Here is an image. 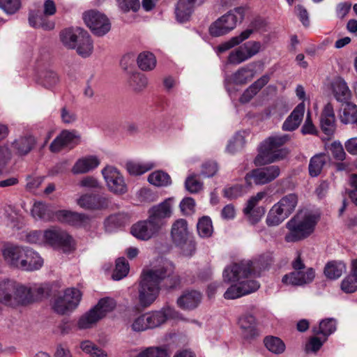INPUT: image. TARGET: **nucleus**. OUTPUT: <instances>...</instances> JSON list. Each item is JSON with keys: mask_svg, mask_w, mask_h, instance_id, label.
<instances>
[{"mask_svg": "<svg viewBox=\"0 0 357 357\" xmlns=\"http://www.w3.org/2000/svg\"><path fill=\"white\" fill-rule=\"evenodd\" d=\"M27 298L25 305H29L33 303L42 301L50 295L51 287L48 283H34L30 285H25Z\"/></svg>", "mask_w": 357, "mask_h": 357, "instance_id": "nucleus-16", "label": "nucleus"}, {"mask_svg": "<svg viewBox=\"0 0 357 357\" xmlns=\"http://www.w3.org/2000/svg\"><path fill=\"white\" fill-rule=\"evenodd\" d=\"M269 76L264 75L252 83L241 96V102H248L269 82Z\"/></svg>", "mask_w": 357, "mask_h": 357, "instance_id": "nucleus-28", "label": "nucleus"}, {"mask_svg": "<svg viewBox=\"0 0 357 357\" xmlns=\"http://www.w3.org/2000/svg\"><path fill=\"white\" fill-rule=\"evenodd\" d=\"M185 186L190 193H197L202 190L203 183L197 178V175L193 174L186 178Z\"/></svg>", "mask_w": 357, "mask_h": 357, "instance_id": "nucleus-50", "label": "nucleus"}, {"mask_svg": "<svg viewBox=\"0 0 357 357\" xmlns=\"http://www.w3.org/2000/svg\"><path fill=\"white\" fill-rule=\"evenodd\" d=\"M245 11L242 7H237L228 11L213 22L209 26V33L212 36H224L234 29L237 22L244 18Z\"/></svg>", "mask_w": 357, "mask_h": 357, "instance_id": "nucleus-7", "label": "nucleus"}, {"mask_svg": "<svg viewBox=\"0 0 357 357\" xmlns=\"http://www.w3.org/2000/svg\"><path fill=\"white\" fill-rule=\"evenodd\" d=\"M318 221V216L308 211H300L289 220L286 227L289 232L285 235V241L296 242L309 236Z\"/></svg>", "mask_w": 357, "mask_h": 357, "instance_id": "nucleus-6", "label": "nucleus"}, {"mask_svg": "<svg viewBox=\"0 0 357 357\" xmlns=\"http://www.w3.org/2000/svg\"><path fill=\"white\" fill-rule=\"evenodd\" d=\"M155 163L153 162H133L130 161L126 163V169L131 175H142L148 171L153 169Z\"/></svg>", "mask_w": 357, "mask_h": 357, "instance_id": "nucleus-35", "label": "nucleus"}, {"mask_svg": "<svg viewBox=\"0 0 357 357\" xmlns=\"http://www.w3.org/2000/svg\"><path fill=\"white\" fill-rule=\"evenodd\" d=\"M59 82L56 73L52 70H47L43 73L41 77V84L46 89H52Z\"/></svg>", "mask_w": 357, "mask_h": 357, "instance_id": "nucleus-48", "label": "nucleus"}, {"mask_svg": "<svg viewBox=\"0 0 357 357\" xmlns=\"http://www.w3.org/2000/svg\"><path fill=\"white\" fill-rule=\"evenodd\" d=\"M197 0H178L175 8L176 20L185 22L190 20L194 11L195 3Z\"/></svg>", "mask_w": 357, "mask_h": 357, "instance_id": "nucleus-25", "label": "nucleus"}, {"mask_svg": "<svg viewBox=\"0 0 357 357\" xmlns=\"http://www.w3.org/2000/svg\"><path fill=\"white\" fill-rule=\"evenodd\" d=\"M340 118L342 123H357V106L349 102H344Z\"/></svg>", "mask_w": 357, "mask_h": 357, "instance_id": "nucleus-34", "label": "nucleus"}, {"mask_svg": "<svg viewBox=\"0 0 357 357\" xmlns=\"http://www.w3.org/2000/svg\"><path fill=\"white\" fill-rule=\"evenodd\" d=\"M263 257L257 261L250 260L242 261L239 264H234L227 267L223 271V279L227 282H236L231 285L224 294L226 299H236L256 291L259 288L258 282L253 280H248L252 275L259 273L257 270L261 269V266L264 268L270 264L271 259H266V264H261Z\"/></svg>", "mask_w": 357, "mask_h": 357, "instance_id": "nucleus-1", "label": "nucleus"}, {"mask_svg": "<svg viewBox=\"0 0 357 357\" xmlns=\"http://www.w3.org/2000/svg\"><path fill=\"white\" fill-rule=\"evenodd\" d=\"M21 7V0H0V8L8 14H14Z\"/></svg>", "mask_w": 357, "mask_h": 357, "instance_id": "nucleus-53", "label": "nucleus"}, {"mask_svg": "<svg viewBox=\"0 0 357 357\" xmlns=\"http://www.w3.org/2000/svg\"><path fill=\"white\" fill-rule=\"evenodd\" d=\"M84 30L81 29H66L60 33V38L65 47L68 49H75L77 43Z\"/></svg>", "mask_w": 357, "mask_h": 357, "instance_id": "nucleus-29", "label": "nucleus"}, {"mask_svg": "<svg viewBox=\"0 0 357 357\" xmlns=\"http://www.w3.org/2000/svg\"><path fill=\"white\" fill-rule=\"evenodd\" d=\"M218 172V165L215 162H207L203 164L201 174L204 177H211Z\"/></svg>", "mask_w": 357, "mask_h": 357, "instance_id": "nucleus-63", "label": "nucleus"}, {"mask_svg": "<svg viewBox=\"0 0 357 357\" xmlns=\"http://www.w3.org/2000/svg\"><path fill=\"white\" fill-rule=\"evenodd\" d=\"M202 300V295L199 291H188L177 300L178 305L183 310H192L197 307Z\"/></svg>", "mask_w": 357, "mask_h": 357, "instance_id": "nucleus-27", "label": "nucleus"}, {"mask_svg": "<svg viewBox=\"0 0 357 357\" xmlns=\"http://www.w3.org/2000/svg\"><path fill=\"white\" fill-rule=\"evenodd\" d=\"M100 160L96 155H88L78 159L72 168L74 174H86L100 165Z\"/></svg>", "mask_w": 357, "mask_h": 357, "instance_id": "nucleus-21", "label": "nucleus"}, {"mask_svg": "<svg viewBox=\"0 0 357 357\" xmlns=\"http://www.w3.org/2000/svg\"><path fill=\"white\" fill-rule=\"evenodd\" d=\"M60 138L63 140L66 146L73 144L75 140L79 139V136L76 135L75 131L63 130L59 134Z\"/></svg>", "mask_w": 357, "mask_h": 357, "instance_id": "nucleus-64", "label": "nucleus"}, {"mask_svg": "<svg viewBox=\"0 0 357 357\" xmlns=\"http://www.w3.org/2000/svg\"><path fill=\"white\" fill-rule=\"evenodd\" d=\"M277 204L289 217L298 204V197L295 194H289L282 197Z\"/></svg>", "mask_w": 357, "mask_h": 357, "instance_id": "nucleus-42", "label": "nucleus"}, {"mask_svg": "<svg viewBox=\"0 0 357 357\" xmlns=\"http://www.w3.org/2000/svg\"><path fill=\"white\" fill-rule=\"evenodd\" d=\"M171 271L169 266L164 269L153 268L142 272L137 289L138 303L142 307H149L157 299L160 291V284Z\"/></svg>", "mask_w": 357, "mask_h": 357, "instance_id": "nucleus-3", "label": "nucleus"}, {"mask_svg": "<svg viewBox=\"0 0 357 357\" xmlns=\"http://www.w3.org/2000/svg\"><path fill=\"white\" fill-rule=\"evenodd\" d=\"M290 139L289 135H275L266 138L259 147V154L255 159L257 165L273 163L285 158L287 149L281 148Z\"/></svg>", "mask_w": 357, "mask_h": 357, "instance_id": "nucleus-5", "label": "nucleus"}, {"mask_svg": "<svg viewBox=\"0 0 357 357\" xmlns=\"http://www.w3.org/2000/svg\"><path fill=\"white\" fill-rule=\"evenodd\" d=\"M45 241L52 246L60 248L64 252L73 250V241L66 232L59 229H50L43 234Z\"/></svg>", "mask_w": 357, "mask_h": 357, "instance_id": "nucleus-13", "label": "nucleus"}, {"mask_svg": "<svg viewBox=\"0 0 357 357\" xmlns=\"http://www.w3.org/2000/svg\"><path fill=\"white\" fill-rule=\"evenodd\" d=\"M47 15L44 13L31 10L29 14V23L34 28H41L44 30H52L54 28V22L47 19Z\"/></svg>", "mask_w": 357, "mask_h": 357, "instance_id": "nucleus-26", "label": "nucleus"}, {"mask_svg": "<svg viewBox=\"0 0 357 357\" xmlns=\"http://www.w3.org/2000/svg\"><path fill=\"white\" fill-rule=\"evenodd\" d=\"M224 195L225 197L232 199H236L243 194V187L241 185H235L231 187L224 189Z\"/></svg>", "mask_w": 357, "mask_h": 357, "instance_id": "nucleus-61", "label": "nucleus"}, {"mask_svg": "<svg viewBox=\"0 0 357 357\" xmlns=\"http://www.w3.org/2000/svg\"><path fill=\"white\" fill-rule=\"evenodd\" d=\"M44 178L41 176H28L26 177V188L30 192L36 191L41 185Z\"/></svg>", "mask_w": 357, "mask_h": 357, "instance_id": "nucleus-62", "label": "nucleus"}, {"mask_svg": "<svg viewBox=\"0 0 357 357\" xmlns=\"http://www.w3.org/2000/svg\"><path fill=\"white\" fill-rule=\"evenodd\" d=\"M31 215L35 219L47 220L51 218L50 210L43 202H36L31 209Z\"/></svg>", "mask_w": 357, "mask_h": 357, "instance_id": "nucleus-45", "label": "nucleus"}, {"mask_svg": "<svg viewBox=\"0 0 357 357\" xmlns=\"http://www.w3.org/2000/svg\"><path fill=\"white\" fill-rule=\"evenodd\" d=\"M77 296H78L77 295ZM77 298L75 296L74 301H68L66 298L65 294L63 296H58L55 298L53 304L54 310L59 314H66L71 312L75 310V305L77 301Z\"/></svg>", "mask_w": 357, "mask_h": 357, "instance_id": "nucleus-32", "label": "nucleus"}, {"mask_svg": "<svg viewBox=\"0 0 357 357\" xmlns=\"http://www.w3.org/2000/svg\"><path fill=\"white\" fill-rule=\"evenodd\" d=\"M149 329H153L164 324L168 319L176 316L174 309L169 305L164 306L160 310L146 313Z\"/></svg>", "mask_w": 357, "mask_h": 357, "instance_id": "nucleus-15", "label": "nucleus"}, {"mask_svg": "<svg viewBox=\"0 0 357 357\" xmlns=\"http://www.w3.org/2000/svg\"><path fill=\"white\" fill-rule=\"evenodd\" d=\"M266 348L273 354H280L285 350L284 342L279 337L275 336H267L264 340Z\"/></svg>", "mask_w": 357, "mask_h": 357, "instance_id": "nucleus-40", "label": "nucleus"}, {"mask_svg": "<svg viewBox=\"0 0 357 357\" xmlns=\"http://www.w3.org/2000/svg\"><path fill=\"white\" fill-rule=\"evenodd\" d=\"M305 113V104L299 103L282 124V130L293 131L297 129L303 121Z\"/></svg>", "mask_w": 357, "mask_h": 357, "instance_id": "nucleus-20", "label": "nucleus"}, {"mask_svg": "<svg viewBox=\"0 0 357 357\" xmlns=\"http://www.w3.org/2000/svg\"><path fill=\"white\" fill-rule=\"evenodd\" d=\"M190 236V232L185 220L178 219L173 223L171 229L172 241L177 246L183 248L186 245L188 247V250L183 249V253L185 255H191L195 250V244L189 240Z\"/></svg>", "mask_w": 357, "mask_h": 357, "instance_id": "nucleus-10", "label": "nucleus"}, {"mask_svg": "<svg viewBox=\"0 0 357 357\" xmlns=\"http://www.w3.org/2000/svg\"><path fill=\"white\" fill-rule=\"evenodd\" d=\"M129 271V264L123 257L119 258L116 261V267L112 278L114 280H120L125 278Z\"/></svg>", "mask_w": 357, "mask_h": 357, "instance_id": "nucleus-44", "label": "nucleus"}, {"mask_svg": "<svg viewBox=\"0 0 357 357\" xmlns=\"http://www.w3.org/2000/svg\"><path fill=\"white\" fill-rule=\"evenodd\" d=\"M83 19L93 34L102 36L111 29L109 19L102 13L96 10H89L83 14Z\"/></svg>", "mask_w": 357, "mask_h": 357, "instance_id": "nucleus-11", "label": "nucleus"}, {"mask_svg": "<svg viewBox=\"0 0 357 357\" xmlns=\"http://www.w3.org/2000/svg\"><path fill=\"white\" fill-rule=\"evenodd\" d=\"M331 88L335 98L338 102H347L350 99L351 91L342 78L339 77L335 78L331 84Z\"/></svg>", "mask_w": 357, "mask_h": 357, "instance_id": "nucleus-24", "label": "nucleus"}, {"mask_svg": "<svg viewBox=\"0 0 357 357\" xmlns=\"http://www.w3.org/2000/svg\"><path fill=\"white\" fill-rule=\"evenodd\" d=\"M346 271V265L342 261L328 262L324 268V274L329 279L339 278Z\"/></svg>", "mask_w": 357, "mask_h": 357, "instance_id": "nucleus-37", "label": "nucleus"}, {"mask_svg": "<svg viewBox=\"0 0 357 357\" xmlns=\"http://www.w3.org/2000/svg\"><path fill=\"white\" fill-rule=\"evenodd\" d=\"M329 160V157L325 153L316 154L311 158L309 163V173L312 177L319 175Z\"/></svg>", "mask_w": 357, "mask_h": 357, "instance_id": "nucleus-31", "label": "nucleus"}, {"mask_svg": "<svg viewBox=\"0 0 357 357\" xmlns=\"http://www.w3.org/2000/svg\"><path fill=\"white\" fill-rule=\"evenodd\" d=\"M335 118L333 105L328 103L321 116V127L323 132L327 135H332L335 130Z\"/></svg>", "mask_w": 357, "mask_h": 357, "instance_id": "nucleus-22", "label": "nucleus"}, {"mask_svg": "<svg viewBox=\"0 0 357 357\" xmlns=\"http://www.w3.org/2000/svg\"><path fill=\"white\" fill-rule=\"evenodd\" d=\"M75 48L77 54L83 58L89 57L92 54L93 41L87 32L84 31L83 33H81Z\"/></svg>", "mask_w": 357, "mask_h": 357, "instance_id": "nucleus-30", "label": "nucleus"}, {"mask_svg": "<svg viewBox=\"0 0 357 357\" xmlns=\"http://www.w3.org/2000/svg\"><path fill=\"white\" fill-rule=\"evenodd\" d=\"M336 330V321L334 319L328 318L322 320L320 324L319 328L314 329V333L317 335L322 334L327 337L329 335L333 333Z\"/></svg>", "mask_w": 357, "mask_h": 357, "instance_id": "nucleus-46", "label": "nucleus"}, {"mask_svg": "<svg viewBox=\"0 0 357 357\" xmlns=\"http://www.w3.org/2000/svg\"><path fill=\"white\" fill-rule=\"evenodd\" d=\"M78 205L84 209H102L108 206L109 199L97 195H84L77 200Z\"/></svg>", "mask_w": 357, "mask_h": 357, "instance_id": "nucleus-18", "label": "nucleus"}, {"mask_svg": "<svg viewBox=\"0 0 357 357\" xmlns=\"http://www.w3.org/2000/svg\"><path fill=\"white\" fill-rule=\"evenodd\" d=\"M55 217L61 222L75 226L86 223L89 220V217L84 213H78L66 210L56 212Z\"/></svg>", "mask_w": 357, "mask_h": 357, "instance_id": "nucleus-23", "label": "nucleus"}, {"mask_svg": "<svg viewBox=\"0 0 357 357\" xmlns=\"http://www.w3.org/2000/svg\"><path fill=\"white\" fill-rule=\"evenodd\" d=\"M195 202L192 197H185L180 203L181 211L185 215L192 214L195 211Z\"/></svg>", "mask_w": 357, "mask_h": 357, "instance_id": "nucleus-57", "label": "nucleus"}, {"mask_svg": "<svg viewBox=\"0 0 357 357\" xmlns=\"http://www.w3.org/2000/svg\"><path fill=\"white\" fill-rule=\"evenodd\" d=\"M242 45L249 59L256 55L260 51L261 47L259 42L253 40L248 41Z\"/></svg>", "mask_w": 357, "mask_h": 357, "instance_id": "nucleus-56", "label": "nucleus"}, {"mask_svg": "<svg viewBox=\"0 0 357 357\" xmlns=\"http://www.w3.org/2000/svg\"><path fill=\"white\" fill-rule=\"evenodd\" d=\"M238 324L244 339L252 340L259 335L257 321L254 316L245 314L238 319Z\"/></svg>", "mask_w": 357, "mask_h": 357, "instance_id": "nucleus-19", "label": "nucleus"}, {"mask_svg": "<svg viewBox=\"0 0 357 357\" xmlns=\"http://www.w3.org/2000/svg\"><path fill=\"white\" fill-rule=\"evenodd\" d=\"M169 266H171L172 271H171V274L169 275H167L165 278V279L167 278V280L165 282V286L168 288H175L179 285L181 280H180V277L177 274L174 273V266L171 263L167 262L163 266H162L160 267H158V268H154V269H164V268L168 267Z\"/></svg>", "mask_w": 357, "mask_h": 357, "instance_id": "nucleus-49", "label": "nucleus"}, {"mask_svg": "<svg viewBox=\"0 0 357 357\" xmlns=\"http://www.w3.org/2000/svg\"><path fill=\"white\" fill-rule=\"evenodd\" d=\"M2 255L8 265L23 271H36L43 265V259L40 255L26 246L6 245L2 251Z\"/></svg>", "mask_w": 357, "mask_h": 357, "instance_id": "nucleus-4", "label": "nucleus"}, {"mask_svg": "<svg viewBox=\"0 0 357 357\" xmlns=\"http://www.w3.org/2000/svg\"><path fill=\"white\" fill-rule=\"evenodd\" d=\"M137 357H170V354L167 345H161L146 347L139 352Z\"/></svg>", "mask_w": 357, "mask_h": 357, "instance_id": "nucleus-38", "label": "nucleus"}, {"mask_svg": "<svg viewBox=\"0 0 357 357\" xmlns=\"http://www.w3.org/2000/svg\"><path fill=\"white\" fill-rule=\"evenodd\" d=\"M116 305V301L112 298H101L93 308L80 317L77 323L79 328L86 329L92 327L102 319L107 312L112 311Z\"/></svg>", "mask_w": 357, "mask_h": 357, "instance_id": "nucleus-8", "label": "nucleus"}, {"mask_svg": "<svg viewBox=\"0 0 357 357\" xmlns=\"http://www.w3.org/2000/svg\"><path fill=\"white\" fill-rule=\"evenodd\" d=\"M120 8L125 12L132 10L136 12L140 7L139 0H119Z\"/></svg>", "mask_w": 357, "mask_h": 357, "instance_id": "nucleus-60", "label": "nucleus"}, {"mask_svg": "<svg viewBox=\"0 0 357 357\" xmlns=\"http://www.w3.org/2000/svg\"><path fill=\"white\" fill-rule=\"evenodd\" d=\"M331 151L335 159L342 161L345 159L347 155L342 145L340 142H334L332 143Z\"/></svg>", "mask_w": 357, "mask_h": 357, "instance_id": "nucleus-58", "label": "nucleus"}, {"mask_svg": "<svg viewBox=\"0 0 357 357\" xmlns=\"http://www.w3.org/2000/svg\"><path fill=\"white\" fill-rule=\"evenodd\" d=\"M264 213L265 208L262 206L257 207L255 209H252L249 213H244L248 221L252 225L257 224L261 219Z\"/></svg>", "mask_w": 357, "mask_h": 357, "instance_id": "nucleus-55", "label": "nucleus"}, {"mask_svg": "<svg viewBox=\"0 0 357 357\" xmlns=\"http://www.w3.org/2000/svg\"><path fill=\"white\" fill-rule=\"evenodd\" d=\"M137 62L141 70H151L155 67L156 59L151 52H143L138 55Z\"/></svg>", "mask_w": 357, "mask_h": 357, "instance_id": "nucleus-39", "label": "nucleus"}, {"mask_svg": "<svg viewBox=\"0 0 357 357\" xmlns=\"http://www.w3.org/2000/svg\"><path fill=\"white\" fill-rule=\"evenodd\" d=\"M266 195L265 192H259L256 195L251 197L247 202L246 206L243 209V213H249L250 210L256 208L259 201Z\"/></svg>", "mask_w": 357, "mask_h": 357, "instance_id": "nucleus-59", "label": "nucleus"}, {"mask_svg": "<svg viewBox=\"0 0 357 357\" xmlns=\"http://www.w3.org/2000/svg\"><path fill=\"white\" fill-rule=\"evenodd\" d=\"M280 169L278 166L271 165L263 168L255 169L248 173L245 180L251 184L252 181L256 185H264L271 182L279 176Z\"/></svg>", "mask_w": 357, "mask_h": 357, "instance_id": "nucleus-14", "label": "nucleus"}, {"mask_svg": "<svg viewBox=\"0 0 357 357\" xmlns=\"http://www.w3.org/2000/svg\"><path fill=\"white\" fill-rule=\"evenodd\" d=\"M255 68L256 65L254 63H248L232 73L227 78V81L236 85H245L255 77Z\"/></svg>", "mask_w": 357, "mask_h": 357, "instance_id": "nucleus-17", "label": "nucleus"}, {"mask_svg": "<svg viewBox=\"0 0 357 357\" xmlns=\"http://www.w3.org/2000/svg\"><path fill=\"white\" fill-rule=\"evenodd\" d=\"M102 174L109 191L117 195L127 192L128 188L124 178L118 169L113 166H107L102 170Z\"/></svg>", "mask_w": 357, "mask_h": 357, "instance_id": "nucleus-12", "label": "nucleus"}, {"mask_svg": "<svg viewBox=\"0 0 357 357\" xmlns=\"http://www.w3.org/2000/svg\"><path fill=\"white\" fill-rule=\"evenodd\" d=\"M287 218L288 216L283 209L278 204H275L269 211L266 222L269 227H275L279 225Z\"/></svg>", "mask_w": 357, "mask_h": 357, "instance_id": "nucleus-33", "label": "nucleus"}, {"mask_svg": "<svg viewBox=\"0 0 357 357\" xmlns=\"http://www.w3.org/2000/svg\"><path fill=\"white\" fill-rule=\"evenodd\" d=\"M130 84L135 91H141L147 86L148 80L144 74L135 73L132 75Z\"/></svg>", "mask_w": 357, "mask_h": 357, "instance_id": "nucleus-52", "label": "nucleus"}, {"mask_svg": "<svg viewBox=\"0 0 357 357\" xmlns=\"http://www.w3.org/2000/svg\"><path fill=\"white\" fill-rule=\"evenodd\" d=\"M35 142L32 136H22L15 139L13 146L20 155H26L33 149Z\"/></svg>", "mask_w": 357, "mask_h": 357, "instance_id": "nucleus-36", "label": "nucleus"}, {"mask_svg": "<svg viewBox=\"0 0 357 357\" xmlns=\"http://www.w3.org/2000/svg\"><path fill=\"white\" fill-rule=\"evenodd\" d=\"M294 271L283 276L282 282L286 284L301 286L311 282L314 278V271L312 268H306L301 255L298 252L296 258L292 261Z\"/></svg>", "mask_w": 357, "mask_h": 357, "instance_id": "nucleus-9", "label": "nucleus"}, {"mask_svg": "<svg viewBox=\"0 0 357 357\" xmlns=\"http://www.w3.org/2000/svg\"><path fill=\"white\" fill-rule=\"evenodd\" d=\"M341 289L347 293H354L357 290V278L351 273L341 282Z\"/></svg>", "mask_w": 357, "mask_h": 357, "instance_id": "nucleus-51", "label": "nucleus"}, {"mask_svg": "<svg viewBox=\"0 0 357 357\" xmlns=\"http://www.w3.org/2000/svg\"><path fill=\"white\" fill-rule=\"evenodd\" d=\"M248 59L249 58L246 56V53L243 45H241L231 51L228 56V62L235 65L240 64Z\"/></svg>", "mask_w": 357, "mask_h": 357, "instance_id": "nucleus-47", "label": "nucleus"}, {"mask_svg": "<svg viewBox=\"0 0 357 357\" xmlns=\"http://www.w3.org/2000/svg\"><path fill=\"white\" fill-rule=\"evenodd\" d=\"M197 232L200 237H210L213 231L212 221L208 216H203L199 218L197 225Z\"/></svg>", "mask_w": 357, "mask_h": 357, "instance_id": "nucleus-43", "label": "nucleus"}, {"mask_svg": "<svg viewBox=\"0 0 357 357\" xmlns=\"http://www.w3.org/2000/svg\"><path fill=\"white\" fill-rule=\"evenodd\" d=\"M149 217L145 220L138 221L130 228V233L136 238L148 241L155 236L167 225V219L172 213V199L152 206L149 210Z\"/></svg>", "mask_w": 357, "mask_h": 357, "instance_id": "nucleus-2", "label": "nucleus"}, {"mask_svg": "<svg viewBox=\"0 0 357 357\" xmlns=\"http://www.w3.org/2000/svg\"><path fill=\"white\" fill-rule=\"evenodd\" d=\"M146 313L134 319L131 324V328L135 332H142L149 329Z\"/></svg>", "mask_w": 357, "mask_h": 357, "instance_id": "nucleus-54", "label": "nucleus"}, {"mask_svg": "<svg viewBox=\"0 0 357 357\" xmlns=\"http://www.w3.org/2000/svg\"><path fill=\"white\" fill-rule=\"evenodd\" d=\"M148 181L158 187L167 186L172 182L169 175L162 170H157L150 174Z\"/></svg>", "mask_w": 357, "mask_h": 357, "instance_id": "nucleus-41", "label": "nucleus"}]
</instances>
